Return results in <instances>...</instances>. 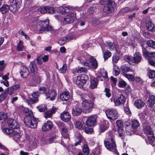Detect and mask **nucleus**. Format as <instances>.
Masks as SVG:
<instances>
[{
  "instance_id": "57",
  "label": "nucleus",
  "mask_w": 155,
  "mask_h": 155,
  "mask_svg": "<svg viewBox=\"0 0 155 155\" xmlns=\"http://www.w3.org/2000/svg\"><path fill=\"white\" fill-rule=\"evenodd\" d=\"M33 99L32 98H30L28 100L29 103L30 104H34L36 103L38 101V100L37 98H35Z\"/></svg>"
},
{
  "instance_id": "63",
  "label": "nucleus",
  "mask_w": 155,
  "mask_h": 155,
  "mask_svg": "<svg viewBox=\"0 0 155 155\" xmlns=\"http://www.w3.org/2000/svg\"><path fill=\"white\" fill-rule=\"evenodd\" d=\"M57 125L60 129L65 126V124L62 122L58 123L57 124Z\"/></svg>"
},
{
  "instance_id": "6",
  "label": "nucleus",
  "mask_w": 155,
  "mask_h": 155,
  "mask_svg": "<svg viewBox=\"0 0 155 155\" xmlns=\"http://www.w3.org/2000/svg\"><path fill=\"white\" fill-rule=\"evenodd\" d=\"M106 114L107 118L111 121H114L117 119L119 116L118 112L116 109H110L107 110Z\"/></svg>"
},
{
  "instance_id": "4",
  "label": "nucleus",
  "mask_w": 155,
  "mask_h": 155,
  "mask_svg": "<svg viewBox=\"0 0 155 155\" xmlns=\"http://www.w3.org/2000/svg\"><path fill=\"white\" fill-rule=\"evenodd\" d=\"M49 20L46 19L44 21H40L38 25L40 27L39 30L40 33H42L44 31H48L53 30V27L49 25Z\"/></svg>"
},
{
  "instance_id": "55",
  "label": "nucleus",
  "mask_w": 155,
  "mask_h": 155,
  "mask_svg": "<svg viewBox=\"0 0 155 155\" xmlns=\"http://www.w3.org/2000/svg\"><path fill=\"white\" fill-rule=\"evenodd\" d=\"M125 131L127 135H130L133 132L130 127H126Z\"/></svg>"
},
{
  "instance_id": "60",
  "label": "nucleus",
  "mask_w": 155,
  "mask_h": 155,
  "mask_svg": "<svg viewBox=\"0 0 155 155\" xmlns=\"http://www.w3.org/2000/svg\"><path fill=\"white\" fill-rule=\"evenodd\" d=\"M66 42V38H63L60 39L58 41V43L61 45H62L65 44Z\"/></svg>"
},
{
  "instance_id": "48",
  "label": "nucleus",
  "mask_w": 155,
  "mask_h": 155,
  "mask_svg": "<svg viewBox=\"0 0 155 155\" xmlns=\"http://www.w3.org/2000/svg\"><path fill=\"white\" fill-rule=\"evenodd\" d=\"M5 92L7 93V94L11 95L13 94L14 92V90L13 88L12 87L8 88L6 90H5Z\"/></svg>"
},
{
  "instance_id": "21",
  "label": "nucleus",
  "mask_w": 155,
  "mask_h": 155,
  "mask_svg": "<svg viewBox=\"0 0 155 155\" xmlns=\"http://www.w3.org/2000/svg\"><path fill=\"white\" fill-rule=\"evenodd\" d=\"M155 103V97L152 95H150L148 99L147 102V105L149 107H152Z\"/></svg>"
},
{
  "instance_id": "50",
  "label": "nucleus",
  "mask_w": 155,
  "mask_h": 155,
  "mask_svg": "<svg viewBox=\"0 0 155 155\" xmlns=\"http://www.w3.org/2000/svg\"><path fill=\"white\" fill-rule=\"evenodd\" d=\"M6 64L4 60L0 61V71H2L5 68Z\"/></svg>"
},
{
  "instance_id": "13",
  "label": "nucleus",
  "mask_w": 155,
  "mask_h": 155,
  "mask_svg": "<svg viewBox=\"0 0 155 155\" xmlns=\"http://www.w3.org/2000/svg\"><path fill=\"white\" fill-rule=\"evenodd\" d=\"M20 74L23 78H27L29 74L28 69L25 66H21L20 68Z\"/></svg>"
},
{
  "instance_id": "47",
  "label": "nucleus",
  "mask_w": 155,
  "mask_h": 155,
  "mask_svg": "<svg viewBox=\"0 0 155 155\" xmlns=\"http://www.w3.org/2000/svg\"><path fill=\"white\" fill-rule=\"evenodd\" d=\"M3 132L6 134H10L13 133V130L8 128H5L2 130Z\"/></svg>"
},
{
  "instance_id": "7",
  "label": "nucleus",
  "mask_w": 155,
  "mask_h": 155,
  "mask_svg": "<svg viewBox=\"0 0 155 155\" xmlns=\"http://www.w3.org/2000/svg\"><path fill=\"white\" fill-rule=\"evenodd\" d=\"M90 61H83L82 62V64L88 68H91L96 69L97 67L98 64L97 61L95 58L92 57L90 58Z\"/></svg>"
},
{
  "instance_id": "46",
  "label": "nucleus",
  "mask_w": 155,
  "mask_h": 155,
  "mask_svg": "<svg viewBox=\"0 0 155 155\" xmlns=\"http://www.w3.org/2000/svg\"><path fill=\"white\" fill-rule=\"evenodd\" d=\"M124 75L131 81H133L134 80V77L133 75L125 73L124 74Z\"/></svg>"
},
{
  "instance_id": "24",
  "label": "nucleus",
  "mask_w": 155,
  "mask_h": 155,
  "mask_svg": "<svg viewBox=\"0 0 155 155\" xmlns=\"http://www.w3.org/2000/svg\"><path fill=\"white\" fill-rule=\"evenodd\" d=\"M143 131L146 134L148 135L153 134V131L152 128L149 125H146L144 126L143 127Z\"/></svg>"
},
{
  "instance_id": "44",
  "label": "nucleus",
  "mask_w": 155,
  "mask_h": 155,
  "mask_svg": "<svg viewBox=\"0 0 155 155\" xmlns=\"http://www.w3.org/2000/svg\"><path fill=\"white\" fill-rule=\"evenodd\" d=\"M113 2L112 0H100V3L102 5H106Z\"/></svg>"
},
{
  "instance_id": "5",
  "label": "nucleus",
  "mask_w": 155,
  "mask_h": 155,
  "mask_svg": "<svg viewBox=\"0 0 155 155\" xmlns=\"http://www.w3.org/2000/svg\"><path fill=\"white\" fill-rule=\"evenodd\" d=\"M82 107L84 112L85 113L91 112L93 107L94 103L88 99H82Z\"/></svg>"
},
{
  "instance_id": "8",
  "label": "nucleus",
  "mask_w": 155,
  "mask_h": 155,
  "mask_svg": "<svg viewBox=\"0 0 155 155\" xmlns=\"http://www.w3.org/2000/svg\"><path fill=\"white\" fill-rule=\"evenodd\" d=\"M88 78V76L85 74H81L77 77L76 80V84L81 87L86 82V81Z\"/></svg>"
},
{
  "instance_id": "64",
  "label": "nucleus",
  "mask_w": 155,
  "mask_h": 155,
  "mask_svg": "<svg viewBox=\"0 0 155 155\" xmlns=\"http://www.w3.org/2000/svg\"><path fill=\"white\" fill-rule=\"evenodd\" d=\"M113 61L115 63H117L119 60V58L118 56L114 55L113 57Z\"/></svg>"
},
{
  "instance_id": "9",
  "label": "nucleus",
  "mask_w": 155,
  "mask_h": 155,
  "mask_svg": "<svg viewBox=\"0 0 155 155\" xmlns=\"http://www.w3.org/2000/svg\"><path fill=\"white\" fill-rule=\"evenodd\" d=\"M75 18L76 14L74 12L70 13L64 17L63 22L66 24L70 23L73 22Z\"/></svg>"
},
{
  "instance_id": "43",
  "label": "nucleus",
  "mask_w": 155,
  "mask_h": 155,
  "mask_svg": "<svg viewBox=\"0 0 155 155\" xmlns=\"http://www.w3.org/2000/svg\"><path fill=\"white\" fill-rule=\"evenodd\" d=\"M147 45L150 47L155 48V41L152 40L148 41L147 42Z\"/></svg>"
},
{
  "instance_id": "31",
  "label": "nucleus",
  "mask_w": 155,
  "mask_h": 155,
  "mask_svg": "<svg viewBox=\"0 0 155 155\" xmlns=\"http://www.w3.org/2000/svg\"><path fill=\"white\" fill-rule=\"evenodd\" d=\"M147 75L150 78L153 79L155 78V71L150 70L148 71Z\"/></svg>"
},
{
  "instance_id": "49",
  "label": "nucleus",
  "mask_w": 155,
  "mask_h": 155,
  "mask_svg": "<svg viewBox=\"0 0 155 155\" xmlns=\"http://www.w3.org/2000/svg\"><path fill=\"white\" fill-rule=\"evenodd\" d=\"M37 108L40 112H43L46 109V106L45 104H42L37 107Z\"/></svg>"
},
{
  "instance_id": "32",
  "label": "nucleus",
  "mask_w": 155,
  "mask_h": 155,
  "mask_svg": "<svg viewBox=\"0 0 155 155\" xmlns=\"http://www.w3.org/2000/svg\"><path fill=\"white\" fill-rule=\"evenodd\" d=\"M48 89L46 87L42 86L39 88V93L42 94H45L46 96L47 92L48 91Z\"/></svg>"
},
{
  "instance_id": "11",
  "label": "nucleus",
  "mask_w": 155,
  "mask_h": 155,
  "mask_svg": "<svg viewBox=\"0 0 155 155\" xmlns=\"http://www.w3.org/2000/svg\"><path fill=\"white\" fill-rule=\"evenodd\" d=\"M125 101V98L123 94H120L114 98L113 102L116 106H118L124 104Z\"/></svg>"
},
{
  "instance_id": "40",
  "label": "nucleus",
  "mask_w": 155,
  "mask_h": 155,
  "mask_svg": "<svg viewBox=\"0 0 155 155\" xmlns=\"http://www.w3.org/2000/svg\"><path fill=\"white\" fill-rule=\"evenodd\" d=\"M106 46L108 48L110 51H112L115 48V45L114 43L112 42H107L106 45Z\"/></svg>"
},
{
  "instance_id": "29",
  "label": "nucleus",
  "mask_w": 155,
  "mask_h": 155,
  "mask_svg": "<svg viewBox=\"0 0 155 155\" xmlns=\"http://www.w3.org/2000/svg\"><path fill=\"white\" fill-rule=\"evenodd\" d=\"M108 123L107 121H103L100 125V129L102 132H104L108 128Z\"/></svg>"
},
{
  "instance_id": "22",
  "label": "nucleus",
  "mask_w": 155,
  "mask_h": 155,
  "mask_svg": "<svg viewBox=\"0 0 155 155\" xmlns=\"http://www.w3.org/2000/svg\"><path fill=\"white\" fill-rule=\"evenodd\" d=\"M70 97V93L68 91L62 92L60 95V98L62 101H66L68 100Z\"/></svg>"
},
{
  "instance_id": "45",
  "label": "nucleus",
  "mask_w": 155,
  "mask_h": 155,
  "mask_svg": "<svg viewBox=\"0 0 155 155\" xmlns=\"http://www.w3.org/2000/svg\"><path fill=\"white\" fill-rule=\"evenodd\" d=\"M111 55V53L110 51H107L104 53V60L107 59Z\"/></svg>"
},
{
  "instance_id": "38",
  "label": "nucleus",
  "mask_w": 155,
  "mask_h": 155,
  "mask_svg": "<svg viewBox=\"0 0 155 155\" xmlns=\"http://www.w3.org/2000/svg\"><path fill=\"white\" fill-rule=\"evenodd\" d=\"M140 125L138 121L137 120H133L132 121V126L133 128H136Z\"/></svg>"
},
{
  "instance_id": "3",
  "label": "nucleus",
  "mask_w": 155,
  "mask_h": 155,
  "mask_svg": "<svg viewBox=\"0 0 155 155\" xmlns=\"http://www.w3.org/2000/svg\"><path fill=\"white\" fill-rule=\"evenodd\" d=\"M24 122L28 127L33 128H36L37 126L38 122L36 119L34 117L28 116L24 118Z\"/></svg>"
},
{
  "instance_id": "25",
  "label": "nucleus",
  "mask_w": 155,
  "mask_h": 155,
  "mask_svg": "<svg viewBox=\"0 0 155 155\" xmlns=\"http://www.w3.org/2000/svg\"><path fill=\"white\" fill-rule=\"evenodd\" d=\"M10 5L9 6L7 5H4L0 8V11L3 14H6L9 10L11 12H12L11 9Z\"/></svg>"
},
{
  "instance_id": "19",
  "label": "nucleus",
  "mask_w": 155,
  "mask_h": 155,
  "mask_svg": "<svg viewBox=\"0 0 155 155\" xmlns=\"http://www.w3.org/2000/svg\"><path fill=\"white\" fill-rule=\"evenodd\" d=\"M82 112V109L77 105L73 108L72 113L74 116H77L80 115Z\"/></svg>"
},
{
  "instance_id": "1",
  "label": "nucleus",
  "mask_w": 155,
  "mask_h": 155,
  "mask_svg": "<svg viewBox=\"0 0 155 155\" xmlns=\"http://www.w3.org/2000/svg\"><path fill=\"white\" fill-rule=\"evenodd\" d=\"M109 135L110 137L109 138V139H107V140L104 141L105 146L109 150L116 153V144L113 138V134L110 133H109Z\"/></svg>"
},
{
  "instance_id": "51",
  "label": "nucleus",
  "mask_w": 155,
  "mask_h": 155,
  "mask_svg": "<svg viewBox=\"0 0 155 155\" xmlns=\"http://www.w3.org/2000/svg\"><path fill=\"white\" fill-rule=\"evenodd\" d=\"M117 131H118V134L119 137H120L122 139H124V135L123 129H117Z\"/></svg>"
},
{
  "instance_id": "23",
  "label": "nucleus",
  "mask_w": 155,
  "mask_h": 155,
  "mask_svg": "<svg viewBox=\"0 0 155 155\" xmlns=\"http://www.w3.org/2000/svg\"><path fill=\"white\" fill-rule=\"evenodd\" d=\"M146 27L149 31H155V27L151 21L148 20H146Z\"/></svg>"
},
{
  "instance_id": "56",
  "label": "nucleus",
  "mask_w": 155,
  "mask_h": 155,
  "mask_svg": "<svg viewBox=\"0 0 155 155\" xmlns=\"http://www.w3.org/2000/svg\"><path fill=\"white\" fill-rule=\"evenodd\" d=\"M87 71V69L84 67H81L77 70V72L78 73H81L82 72H86Z\"/></svg>"
},
{
  "instance_id": "30",
  "label": "nucleus",
  "mask_w": 155,
  "mask_h": 155,
  "mask_svg": "<svg viewBox=\"0 0 155 155\" xmlns=\"http://www.w3.org/2000/svg\"><path fill=\"white\" fill-rule=\"evenodd\" d=\"M77 139L78 140L76 141V143L74 144V145L75 146H77L80 145V143L83 141L84 138L81 135L79 134L76 136Z\"/></svg>"
},
{
  "instance_id": "39",
  "label": "nucleus",
  "mask_w": 155,
  "mask_h": 155,
  "mask_svg": "<svg viewBox=\"0 0 155 155\" xmlns=\"http://www.w3.org/2000/svg\"><path fill=\"white\" fill-rule=\"evenodd\" d=\"M24 48V46L23 44V42L20 41H19L17 45V51H21Z\"/></svg>"
},
{
  "instance_id": "26",
  "label": "nucleus",
  "mask_w": 155,
  "mask_h": 155,
  "mask_svg": "<svg viewBox=\"0 0 155 155\" xmlns=\"http://www.w3.org/2000/svg\"><path fill=\"white\" fill-rule=\"evenodd\" d=\"M134 104L137 108L140 109L144 106L145 103L142 100L138 99L135 101Z\"/></svg>"
},
{
  "instance_id": "16",
  "label": "nucleus",
  "mask_w": 155,
  "mask_h": 155,
  "mask_svg": "<svg viewBox=\"0 0 155 155\" xmlns=\"http://www.w3.org/2000/svg\"><path fill=\"white\" fill-rule=\"evenodd\" d=\"M61 120L63 122H68L71 119V116L70 114L68 112L64 111L60 115Z\"/></svg>"
},
{
  "instance_id": "41",
  "label": "nucleus",
  "mask_w": 155,
  "mask_h": 155,
  "mask_svg": "<svg viewBox=\"0 0 155 155\" xmlns=\"http://www.w3.org/2000/svg\"><path fill=\"white\" fill-rule=\"evenodd\" d=\"M7 96V93L6 92H4L0 95V102L4 101Z\"/></svg>"
},
{
  "instance_id": "58",
  "label": "nucleus",
  "mask_w": 155,
  "mask_h": 155,
  "mask_svg": "<svg viewBox=\"0 0 155 155\" xmlns=\"http://www.w3.org/2000/svg\"><path fill=\"white\" fill-rule=\"evenodd\" d=\"M104 91L105 92V95L106 97L109 98L111 96V94L110 92V90L109 89L106 88H105V89Z\"/></svg>"
},
{
  "instance_id": "2",
  "label": "nucleus",
  "mask_w": 155,
  "mask_h": 155,
  "mask_svg": "<svg viewBox=\"0 0 155 155\" xmlns=\"http://www.w3.org/2000/svg\"><path fill=\"white\" fill-rule=\"evenodd\" d=\"M142 59L141 54L139 52H136L133 58L132 57L126 55L125 57V61L131 64L133 63L137 64L140 62Z\"/></svg>"
},
{
  "instance_id": "35",
  "label": "nucleus",
  "mask_w": 155,
  "mask_h": 155,
  "mask_svg": "<svg viewBox=\"0 0 155 155\" xmlns=\"http://www.w3.org/2000/svg\"><path fill=\"white\" fill-rule=\"evenodd\" d=\"M60 10L62 14L68 13L70 11L69 8L66 6H63L60 8Z\"/></svg>"
},
{
  "instance_id": "14",
  "label": "nucleus",
  "mask_w": 155,
  "mask_h": 155,
  "mask_svg": "<svg viewBox=\"0 0 155 155\" xmlns=\"http://www.w3.org/2000/svg\"><path fill=\"white\" fill-rule=\"evenodd\" d=\"M114 2H111V3L107 5L104 7V11L107 14L111 13L114 11Z\"/></svg>"
},
{
  "instance_id": "33",
  "label": "nucleus",
  "mask_w": 155,
  "mask_h": 155,
  "mask_svg": "<svg viewBox=\"0 0 155 155\" xmlns=\"http://www.w3.org/2000/svg\"><path fill=\"white\" fill-rule=\"evenodd\" d=\"M46 13L52 14L55 12V9L54 7L46 6Z\"/></svg>"
},
{
  "instance_id": "52",
  "label": "nucleus",
  "mask_w": 155,
  "mask_h": 155,
  "mask_svg": "<svg viewBox=\"0 0 155 155\" xmlns=\"http://www.w3.org/2000/svg\"><path fill=\"white\" fill-rule=\"evenodd\" d=\"M116 123L118 129H122L123 124L121 120H117L116 121Z\"/></svg>"
},
{
  "instance_id": "15",
  "label": "nucleus",
  "mask_w": 155,
  "mask_h": 155,
  "mask_svg": "<svg viewBox=\"0 0 155 155\" xmlns=\"http://www.w3.org/2000/svg\"><path fill=\"white\" fill-rule=\"evenodd\" d=\"M29 68L30 71V74L33 76L37 73L38 68L36 67L35 62L34 61L31 62L29 65Z\"/></svg>"
},
{
  "instance_id": "17",
  "label": "nucleus",
  "mask_w": 155,
  "mask_h": 155,
  "mask_svg": "<svg viewBox=\"0 0 155 155\" xmlns=\"http://www.w3.org/2000/svg\"><path fill=\"white\" fill-rule=\"evenodd\" d=\"M8 126L12 129H17L19 127V124L14 119H10L8 121Z\"/></svg>"
},
{
  "instance_id": "18",
  "label": "nucleus",
  "mask_w": 155,
  "mask_h": 155,
  "mask_svg": "<svg viewBox=\"0 0 155 155\" xmlns=\"http://www.w3.org/2000/svg\"><path fill=\"white\" fill-rule=\"evenodd\" d=\"M57 96L56 91L54 90L51 89L50 91L48 90V92L46 95V98H50L51 101L54 100Z\"/></svg>"
},
{
  "instance_id": "53",
  "label": "nucleus",
  "mask_w": 155,
  "mask_h": 155,
  "mask_svg": "<svg viewBox=\"0 0 155 155\" xmlns=\"http://www.w3.org/2000/svg\"><path fill=\"white\" fill-rule=\"evenodd\" d=\"M124 110L127 114L129 116H130L131 114V112L130 110V109L127 105H126V106L124 108Z\"/></svg>"
},
{
  "instance_id": "12",
  "label": "nucleus",
  "mask_w": 155,
  "mask_h": 155,
  "mask_svg": "<svg viewBox=\"0 0 155 155\" xmlns=\"http://www.w3.org/2000/svg\"><path fill=\"white\" fill-rule=\"evenodd\" d=\"M97 117L96 115H92L88 117L86 121V124L88 127L94 126L96 124Z\"/></svg>"
},
{
  "instance_id": "61",
  "label": "nucleus",
  "mask_w": 155,
  "mask_h": 155,
  "mask_svg": "<svg viewBox=\"0 0 155 155\" xmlns=\"http://www.w3.org/2000/svg\"><path fill=\"white\" fill-rule=\"evenodd\" d=\"M126 84L124 81L122 80L119 81L118 86L120 87H123L126 86Z\"/></svg>"
},
{
  "instance_id": "20",
  "label": "nucleus",
  "mask_w": 155,
  "mask_h": 155,
  "mask_svg": "<svg viewBox=\"0 0 155 155\" xmlns=\"http://www.w3.org/2000/svg\"><path fill=\"white\" fill-rule=\"evenodd\" d=\"M53 124L51 121H48L45 123L42 127V130L44 131H47L52 128Z\"/></svg>"
},
{
  "instance_id": "62",
  "label": "nucleus",
  "mask_w": 155,
  "mask_h": 155,
  "mask_svg": "<svg viewBox=\"0 0 155 155\" xmlns=\"http://www.w3.org/2000/svg\"><path fill=\"white\" fill-rule=\"evenodd\" d=\"M150 136H148V139L151 142H154L155 138L154 135L153 134H149Z\"/></svg>"
},
{
  "instance_id": "27",
  "label": "nucleus",
  "mask_w": 155,
  "mask_h": 155,
  "mask_svg": "<svg viewBox=\"0 0 155 155\" xmlns=\"http://www.w3.org/2000/svg\"><path fill=\"white\" fill-rule=\"evenodd\" d=\"M74 124L76 128L82 130L84 127V123H81L78 120H76L74 122Z\"/></svg>"
},
{
  "instance_id": "34",
  "label": "nucleus",
  "mask_w": 155,
  "mask_h": 155,
  "mask_svg": "<svg viewBox=\"0 0 155 155\" xmlns=\"http://www.w3.org/2000/svg\"><path fill=\"white\" fill-rule=\"evenodd\" d=\"M82 150L85 155H88L89 154V150L87 144H84Z\"/></svg>"
},
{
  "instance_id": "59",
  "label": "nucleus",
  "mask_w": 155,
  "mask_h": 155,
  "mask_svg": "<svg viewBox=\"0 0 155 155\" xmlns=\"http://www.w3.org/2000/svg\"><path fill=\"white\" fill-rule=\"evenodd\" d=\"M84 130V132L86 133H91L92 131V130L90 128L88 127H85V125H84V129H83Z\"/></svg>"
},
{
  "instance_id": "28",
  "label": "nucleus",
  "mask_w": 155,
  "mask_h": 155,
  "mask_svg": "<svg viewBox=\"0 0 155 155\" xmlns=\"http://www.w3.org/2000/svg\"><path fill=\"white\" fill-rule=\"evenodd\" d=\"M98 81L97 78H92L91 79L90 87L91 88L94 89L97 87Z\"/></svg>"
},
{
  "instance_id": "10",
  "label": "nucleus",
  "mask_w": 155,
  "mask_h": 155,
  "mask_svg": "<svg viewBox=\"0 0 155 155\" xmlns=\"http://www.w3.org/2000/svg\"><path fill=\"white\" fill-rule=\"evenodd\" d=\"M21 3V0H13L10 4V8L12 10V12H15L19 8Z\"/></svg>"
},
{
  "instance_id": "54",
  "label": "nucleus",
  "mask_w": 155,
  "mask_h": 155,
  "mask_svg": "<svg viewBox=\"0 0 155 155\" xmlns=\"http://www.w3.org/2000/svg\"><path fill=\"white\" fill-rule=\"evenodd\" d=\"M46 6L41 7L38 9V12L41 13H46Z\"/></svg>"
},
{
  "instance_id": "36",
  "label": "nucleus",
  "mask_w": 155,
  "mask_h": 155,
  "mask_svg": "<svg viewBox=\"0 0 155 155\" xmlns=\"http://www.w3.org/2000/svg\"><path fill=\"white\" fill-rule=\"evenodd\" d=\"M121 70L123 72H127L131 71L132 70L126 64H124L122 66Z\"/></svg>"
},
{
  "instance_id": "42",
  "label": "nucleus",
  "mask_w": 155,
  "mask_h": 155,
  "mask_svg": "<svg viewBox=\"0 0 155 155\" xmlns=\"http://www.w3.org/2000/svg\"><path fill=\"white\" fill-rule=\"evenodd\" d=\"M67 70V65L64 64L63 65L62 67L58 70L59 72L61 73H64Z\"/></svg>"
},
{
  "instance_id": "37",
  "label": "nucleus",
  "mask_w": 155,
  "mask_h": 155,
  "mask_svg": "<svg viewBox=\"0 0 155 155\" xmlns=\"http://www.w3.org/2000/svg\"><path fill=\"white\" fill-rule=\"evenodd\" d=\"M113 73L115 76H116L120 74V70L118 66H115L113 68Z\"/></svg>"
}]
</instances>
